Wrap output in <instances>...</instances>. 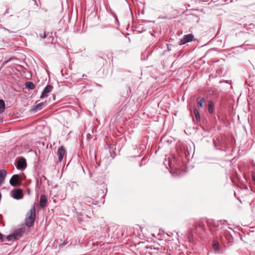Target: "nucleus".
Returning <instances> with one entry per match:
<instances>
[{
  "mask_svg": "<svg viewBox=\"0 0 255 255\" xmlns=\"http://www.w3.org/2000/svg\"><path fill=\"white\" fill-rule=\"evenodd\" d=\"M46 103L41 102L33 106L31 109V111L34 112H37L42 109L46 106Z\"/></svg>",
  "mask_w": 255,
  "mask_h": 255,
  "instance_id": "8",
  "label": "nucleus"
},
{
  "mask_svg": "<svg viewBox=\"0 0 255 255\" xmlns=\"http://www.w3.org/2000/svg\"><path fill=\"white\" fill-rule=\"evenodd\" d=\"M35 220V209L34 206L30 209L26 214L25 224L27 227H31L33 225Z\"/></svg>",
  "mask_w": 255,
  "mask_h": 255,
  "instance_id": "1",
  "label": "nucleus"
},
{
  "mask_svg": "<svg viewBox=\"0 0 255 255\" xmlns=\"http://www.w3.org/2000/svg\"><path fill=\"white\" fill-rule=\"evenodd\" d=\"M253 178H254V181H255V176L253 177Z\"/></svg>",
  "mask_w": 255,
  "mask_h": 255,
  "instance_id": "23",
  "label": "nucleus"
},
{
  "mask_svg": "<svg viewBox=\"0 0 255 255\" xmlns=\"http://www.w3.org/2000/svg\"><path fill=\"white\" fill-rule=\"evenodd\" d=\"M53 86L51 85H47L43 90L41 95L40 97V99H44L48 96L49 93H50L53 90Z\"/></svg>",
  "mask_w": 255,
  "mask_h": 255,
  "instance_id": "4",
  "label": "nucleus"
},
{
  "mask_svg": "<svg viewBox=\"0 0 255 255\" xmlns=\"http://www.w3.org/2000/svg\"><path fill=\"white\" fill-rule=\"evenodd\" d=\"M16 167L18 169H23L25 168L26 167L25 159L24 158H20L17 161Z\"/></svg>",
  "mask_w": 255,
  "mask_h": 255,
  "instance_id": "6",
  "label": "nucleus"
},
{
  "mask_svg": "<svg viewBox=\"0 0 255 255\" xmlns=\"http://www.w3.org/2000/svg\"><path fill=\"white\" fill-rule=\"evenodd\" d=\"M11 196L16 200H19L22 198L23 194L21 189H15L11 191Z\"/></svg>",
  "mask_w": 255,
  "mask_h": 255,
  "instance_id": "5",
  "label": "nucleus"
},
{
  "mask_svg": "<svg viewBox=\"0 0 255 255\" xmlns=\"http://www.w3.org/2000/svg\"><path fill=\"white\" fill-rule=\"evenodd\" d=\"M219 224H220V223L219 222H217L216 223H214L213 225H214V226L217 227V226H218L219 225Z\"/></svg>",
  "mask_w": 255,
  "mask_h": 255,
  "instance_id": "20",
  "label": "nucleus"
},
{
  "mask_svg": "<svg viewBox=\"0 0 255 255\" xmlns=\"http://www.w3.org/2000/svg\"><path fill=\"white\" fill-rule=\"evenodd\" d=\"M205 99L203 98L199 97L197 99V106L199 108L203 107V104L205 103Z\"/></svg>",
  "mask_w": 255,
  "mask_h": 255,
  "instance_id": "13",
  "label": "nucleus"
},
{
  "mask_svg": "<svg viewBox=\"0 0 255 255\" xmlns=\"http://www.w3.org/2000/svg\"><path fill=\"white\" fill-rule=\"evenodd\" d=\"M229 229H230L231 230H232V229L231 228H229Z\"/></svg>",
  "mask_w": 255,
  "mask_h": 255,
  "instance_id": "25",
  "label": "nucleus"
},
{
  "mask_svg": "<svg viewBox=\"0 0 255 255\" xmlns=\"http://www.w3.org/2000/svg\"><path fill=\"white\" fill-rule=\"evenodd\" d=\"M6 174L7 173L4 169L0 170V186L3 183Z\"/></svg>",
  "mask_w": 255,
  "mask_h": 255,
  "instance_id": "12",
  "label": "nucleus"
},
{
  "mask_svg": "<svg viewBox=\"0 0 255 255\" xmlns=\"http://www.w3.org/2000/svg\"><path fill=\"white\" fill-rule=\"evenodd\" d=\"M213 102L211 101H209V103H208V111L210 114H213L214 112V109L213 108Z\"/></svg>",
  "mask_w": 255,
  "mask_h": 255,
  "instance_id": "17",
  "label": "nucleus"
},
{
  "mask_svg": "<svg viewBox=\"0 0 255 255\" xmlns=\"http://www.w3.org/2000/svg\"><path fill=\"white\" fill-rule=\"evenodd\" d=\"M194 35L192 34H188L184 35L182 38L180 39V44L184 45L188 42H191L193 40Z\"/></svg>",
  "mask_w": 255,
  "mask_h": 255,
  "instance_id": "2",
  "label": "nucleus"
},
{
  "mask_svg": "<svg viewBox=\"0 0 255 255\" xmlns=\"http://www.w3.org/2000/svg\"><path fill=\"white\" fill-rule=\"evenodd\" d=\"M9 183L10 185L13 187H15L20 184V179L19 175L18 174H14L12 175L9 180Z\"/></svg>",
  "mask_w": 255,
  "mask_h": 255,
  "instance_id": "3",
  "label": "nucleus"
},
{
  "mask_svg": "<svg viewBox=\"0 0 255 255\" xmlns=\"http://www.w3.org/2000/svg\"><path fill=\"white\" fill-rule=\"evenodd\" d=\"M25 85L26 88H27L29 89L32 90L34 89L35 88L34 84L30 82H27L25 83Z\"/></svg>",
  "mask_w": 255,
  "mask_h": 255,
  "instance_id": "16",
  "label": "nucleus"
},
{
  "mask_svg": "<svg viewBox=\"0 0 255 255\" xmlns=\"http://www.w3.org/2000/svg\"><path fill=\"white\" fill-rule=\"evenodd\" d=\"M21 237V234H18V233H14L12 234L9 235L7 236V239L8 241H12L16 239H18Z\"/></svg>",
  "mask_w": 255,
  "mask_h": 255,
  "instance_id": "11",
  "label": "nucleus"
},
{
  "mask_svg": "<svg viewBox=\"0 0 255 255\" xmlns=\"http://www.w3.org/2000/svg\"><path fill=\"white\" fill-rule=\"evenodd\" d=\"M232 239H232V238L231 237H230V236H229V237H228V242H232Z\"/></svg>",
  "mask_w": 255,
  "mask_h": 255,
  "instance_id": "21",
  "label": "nucleus"
},
{
  "mask_svg": "<svg viewBox=\"0 0 255 255\" xmlns=\"http://www.w3.org/2000/svg\"><path fill=\"white\" fill-rule=\"evenodd\" d=\"M211 232H213L212 228H211Z\"/></svg>",
  "mask_w": 255,
  "mask_h": 255,
  "instance_id": "24",
  "label": "nucleus"
},
{
  "mask_svg": "<svg viewBox=\"0 0 255 255\" xmlns=\"http://www.w3.org/2000/svg\"><path fill=\"white\" fill-rule=\"evenodd\" d=\"M212 245L215 252H219L220 251L219 245L218 241H214Z\"/></svg>",
  "mask_w": 255,
  "mask_h": 255,
  "instance_id": "14",
  "label": "nucleus"
},
{
  "mask_svg": "<svg viewBox=\"0 0 255 255\" xmlns=\"http://www.w3.org/2000/svg\"><path fill=\"white\" fill-rule=\"evenodd\" d=\"M47 201V198L44 194H41L40 197L39 206L41 208H44Z\"/></svg>",
  "mask_w": 255,
  "mask_h": 255,
  "instance_id": "9",
  "label": "nucleus"
},
{
  "mask_svg": "<svg viewBox=\"0 0 255 255\" xmlns=\"http://www.w3.org/2000/svg\"><path fill=\"white\" fill-rule=\"evenodd\" d=\"M24 231H25V229L24 228H20L19 229V233H18V234H21V236L22 235V234L24 233Z\"/></svg>",
  "mask_w": 255,
  "mask_h": 255,
  "instance_id": "19",
  "label": "nucleus"
},
{
  "mask_svg": "<svg viewBox=\"0 0 255 255\" xmlns=\"http://www.w3.org/2000/svg\"><path fill=\"white\" fill-rule=\"evenodd\" d=\"M57 154L58 157V161L61 162L65 154V149L63 146H61L58 148Z\"/></svg>",
  "mask_w": 255,
  "mask_h": 255,
  "instance_id": "7",
  "label": "nucleus"
},
{
  "mask_svg": "<svg viewBox=\"0 0 255 255\" xmlns=\"http://www.w3.org/2000/svg\"><path fill=\"white\" fill-rule=\"evenodd\" d=\"M52 33H49L48 32H44V33H41L39 34V37H40V39H43L46 37H47V40H49V42H52L53 38L52 36Z\"/></svg>",
  "mask_w": 255,
  "mask_h": 255,
  "instance_id": "10",
  "label": "nucleus"
},
{
  "mask_svg": "<svg viewBox=\"0 0 255 255\" xmlns=\"http://www.w3.org/2000/svg\"><path fill=\"white\" fill-rule=\"evenodd\" d=\"M3 235L0 233V240H2Z\"/></svg>",
  "mask_w": 255,
  "mask_h": 255,
  "instance_id": "22",
  "label": "nucleus"
},
{
  "mask_svg": "<svg viewBox=\"0 0 255 255\" xmlns=\"http://www.w3.org/2000/svg\"><path fill=\"white\" fill-rule=\"evenodd\" d=\"M194 113L195 115V117H196L197 120L199 121L200 120V114H199V113L198 112L197 109L196 108H195L194 109Z\"/></svg>",
  "mask_w": 255,
  "mask_h": 255,
  "instance_id": "18",
  "label": "nucleus"
},
{
  "mask_svg": "<svg viewBox=\"0 0 255 255\" xmlns=\"http://www.w3.org/2000/svg\"><path fill=\"white\" fill-rule=\"evenodd\" d=\"M5 109V103L3 100H0V114L4 112Z\"/></svg>",
  "mask_w": 255,
  "mask_h": 255,
  "instance_id": "15",
  "label": "nucleus"
}]
</instances>
